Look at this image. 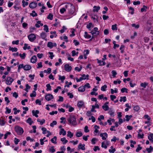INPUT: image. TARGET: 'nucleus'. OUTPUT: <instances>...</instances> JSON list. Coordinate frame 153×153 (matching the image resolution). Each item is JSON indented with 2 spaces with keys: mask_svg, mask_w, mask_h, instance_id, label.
I'll return each instance as SVG.
<instances>
[{
  "mask_svg": "<svg viewBox=\"0 0 153 153\" xmlns=\"http://www.w3.org/2000/svg\"><path fill=\"white\" fill-rule=\"evenodd\" d=\"M69 124L74 126L77 125L75 117L73 115H70L68 119Z\"/></svg>",
  "mask_w": 153,
  "mask_h": 153,
  "instance_id": "f257e3e1",
  "label": "nucleus"
},
{
  "mask_svg": "<svg viewBox=\"0 0 153 153\" xmlns=\"http://www.w3.org/2000/svg\"><path fill=\"white\" fill-rule=\"evenodd\" d=\"M70 5H66L65 6L66 8H68V12L69 13L73 14L75 12V9L74 6L71 4H70Z\"/></svg>",
  "mask_w": 153,
  "mask_h": 153,
  "instance_id": "f03ea898",
  "label": "nucleus"
},
{
  "mask_svg": "<svg viewBox=\"0 0 153 153\" xmlns=\"http://www.w3.org/2000/svg\"><path fill=\"white\" fill-rule=\"evenodd\" d=\"M15 130L17 134L19 135H20L22 134L24 132L23 129L22 128L18 126H16L15 127Z\"/></svg>",
  "mask_w": 153,
  "mask_h": 153,
  "instance_id": "7ed1b4c3",
  "label": "nucleus"
},
{
  "mask_svg": "<svg viewBox=\"0 0 153 153\" xmlns=\"http://www.w3.org/2000/svg\"><path fill=\"white\" fill-rule=\"evenodd\" d=\"M13 80V79L11 77H7L6 81V83L8 85H10Z\"/></svg>",
  "mask_w": 153,
  "mask_h": 153,
  "instance_id": "20e7f679",
  "label": "nucleus"
},
{
  "mask_svg": "<svg viewBox=\"0 0 153 153\" xmlns=\"http://www.w3.org/2000/svg\"><path fill=\"white\" fill-rule=\"evenodd\" d=\"M28 38L30 41L33 42L36 39V37L34 34H31L28 36Z\"/></svg>",
  "mask_w": 153,
  "mask_h": 153,
  "instance_id": "39448f33",
  "label": "nucleus"
},
{
  "mask_svg": "<svg viewBox=\"0 0 153 153\" xmlns=\"http://www.w3.org/2000/svg\"><path fill=\"white\" fill-rule=\"evenodd\" d=\"M53 98V96L51 94H48L45 96V99L48 101H50Z\"/></svg>",
  "mask_w": 153,
  "mask_h": 153,
  "instance_id": "423d86ee",
  "label": "nucleus"
},
{
  "mask_svg": "<svg viewBox=\"0 0 153 153\" xmlns=\"http://www.w3.org/2000/svg\"><path fill=\"white\" fill-rule=\"evenodd\" d=\"M64 67L65 71L67 72L70 71L72 69L71 67L68 64H65V65Z\"/></svg>",
  "mask_w": 153,
  "mask_h": 153,
  "instance_id": "0eeeda50",
  "label": "nucleus"
},
{
  "mask_svg": "<svg viewBox=\"0 0 153 153\" xmlns=\"http://www.w3.org/2000/svg\"><path fill=\"white\" fill-rule=\"evenodd\" d=\"M37 6V4L35 2H33L30 3L29 4L30 8L33 9L36 7Z\"/></svg>",
  "mask_w": 153,
  "mask_h": 153,
  "instance_id": "6e6552de",
  "label": "nucleus"
},
{
  "mask_svg": "<svg viewBox=\"0 0 153 153\" xmlns=\"http://www.w3.org/2000/svg\"><path fill=\"white\" fill-rule=\"evenodd\" d=\"M90 33L93 35L92 38H94V37L97 36L99 34V31L94 32V31H92L91 32H90ZM92 39V38L90 39V40H91Z\"/></svg>",
  "mask_w": 153,
  "mask_h": 153,
  "instance_id": "1a4fd4ad",
  "label": "nucleus"
},
{
  "mask_svg": "<svg viewBox=\"0 0 153 153\" xmlns=\"http://www.w3.org/2000/svg\"><path fill=\"white\" fill-rule=\"evenodd\" d=\"M101 137H102V140H105L106 139V137H108V134L106 132L101 133L100 134V135Z\"/></svg>",
  "mask_w": 153,
  "mask_h": 153,
  "instance_id": "9d476101",
  "label": "nucleus"
},
{
  "mask_svg": "<svg viewBox=\"0 0 153 153\" xmlns=\"http://www.w3.org/2000/svg\"><path fill=\"white\" fill-rule=\"evenodd\" d=\"M77 106L79 108H81L84 106V102L82 101H80L78 102Z\"/></svg>",
  "mask_w": 153,
  "mask_h": 153,
  "instance_id": "9b49d317",
  "label": "nucleus"
},
{
  "mask_svg": "<svg viewBox=\"0 0 153 153\" xmlns=\"http://www.w3.org/2000/svg\"><path fill=\"white\" fill-rule=\"evenodd\" d=\"M37 58L36 56H32L30 59V62L32 63H35L37 61Z\"/></svg>",
  "mask_w": 153,
  "mask_h": 153,
  "instance_id": "f8f14e48",
  "label": "nucleus"
},
{
  "mask_svg": "<svg viewBox=\"0 0 153 153\" xmlns=\"http://www.w3.org/2000/svg\"><path fill=\"white\" fill-rule=\"evenodd\" d=\"M31 68V66L29 65H26L24 66V69L25 71H28Z\"/></svg>",
  "mask_w": 153,
  "mask_h": 153,
  "instance_id": "ddd939ff",
  "label": "nucleus"
},
{
  "mask_svg": "<svg viewBox=\"0 0 153 153\" xmlns=\"http://www.w3.org/2000/svg\"><path fill=\"white\" fill-rule=\"evenodd\" d=\"M85 146V145L84 144H83V145L81 143H80L79 145L78 146V148L79 149H80L82 150H84L85 149V147H84Z\"/></svg>",
  "mask_w": 153,
  "mask_h": 153,
  "instance_id": "4468645a",
  "label": "nucleus"
},
{
  "mask_svg": "<svg viewBox=\"0 0 153 153\" xmlns=\"http://www.w3.org/2000/svg\"><path fill=\"white\" fill-rule=\"evenodd\" d=\"M62 134L63 136L65 135L66 134V131L63 128H61L60 130V131L59 132V134L61 135Z\"/></svg>",
  "mask_w": 153,
  "mask_h": 153,
  "instance_id": "2eb2a0df",
  "label": "nucleus"
},
{
  "mask_svg": "<svg viewBox=\"0 0 153 153\" xmlns=\"http://www.w3.org/2000/svg\"><path fill=\"white\" fill-rule=\"evenodd\" d=\"M79 91L83 92L85 90V88L84 86H80L79 87L78 89Z\"/></svg>",
  "mask_w": 153,
  "mask_h": 153,
  "instance_id": "dca6fc26",
  "label": "nucleus"
},
{
  "mask_svg": "<svg viewBox=\"0 0 153 153\" xmlns=\"http://www.w3.org/2000/svg\"><path fill=\"white\" fill-rule=\"evenodd\" d=\"M40 36H41V38L42 39H45L46 40H47V39H45L46 37V34L44 32L42 33H41Z\"/></svg>",
  "mask_w": 153,
  "mask_h": 153,
  "instance_id": "f3484780",
  "label": "nucleus"
},
{
  "mask_svg": "<svg viewBox=\"0 0 153 153\" xmlns=\"http://www.w3.org/2000/svg\"><path fill=\"white\" fill-rule=\"evenodd\" d=\"M100 9V7L99 6H94L93 11L98 12V10Z\"/></svg>",
  "mask_w": 153,
  "mask_h": 153,
  "instance_id": "a211bd4d",
  "label": "nucleus"
},
{
  "mask_svg": "<svg viewBox=\"0 0 153 153\" xmlns=\"http://www.w3.org/2000/svg\"><path fill=\"white\" fill-rule=\"evenodd\" d=\"M47 46L50 48H52L53 46H54L53 43L51 42H48L47 44Z\"/></svg>",
  "mask_w": 153,
  "mask_h": 153,
  "instance_id": "6ab92c4d",
  "label": "nucleus"
},
{
  "mask_svg": "<svg viewBox=\"0 0 153 153\" xmlns=\"http://www.w3.org/2000/svg\"><path fill=\"white\" fill-rule=\"evenodd\" d=\"M57 140V137L56 136L54 137L53 138H52L51 140V141L53 143L56 144V141Z\"/></svg>",
  "mask_w": 153,
  "mask_h": 153,
  "instance_id": "aec40b11",
  "label": "nucleus"
},
{
  "mask_svg": "<svg viewBox=\"0 0 153 153\" xmlns=\"http://www.w3.org/2000/svg\"><path fill=\"white\" fill-rule=\"evenodd\" d=\"M149 140L152 142H153V134H150L148 137Z\"/></svg>",
  "mask_w": 153,
  "mask_h": 153,
  "instance_id": "412c9836",
  "label": "nucleus"
},
{
  "mask_svg": "<svg viewBox=\"0 0 153 153\" xmlns=\"http://www.w3.org/2000/svg\"><path fill=\"white\" fill-rule=\"evenodd\" d=\"M68 134L67 136L68 137H69L70 138L73 137L74 134L72 133L71 131H68L67 132Z\"/></svg>",
  "mask_w": 153,
  "mask_h": 153,
  "instance_id": "4be33fe9",
  "label": "nucleus"
},
{
  "mask_svg": "<svg viewBox=\"0 0 153 153\" xmlns=\"http://www.w3.org/2000/svg\"><path fill=\"white\" fill-rule=\"evenodd\" d=\"M61 141L63 142V144H65L68 142V140H66L65 138V137L61 138Z\"/></svg>",
  "mask_w": 153,
  "mask_h": 153,
  "instance_id": "5701e85b",
  "label": "nucleus"
},
{
  "mask_svg": "<svg viewBox=\"0 0 153 153\" xmlns=\"http://www.w3.org/2000/svg\"><path fill=\"white\" fill-rule=\"evenodd\" d=\"M126 97H121L120 98V102H122L123 101V102H125L126 101Z\"/></svg>",
  "mask_w": 153,
  "mask_h": 153,
  "instance_id": "b1692460",
  "label": "nucleus"
},
{
  "mask_svg": "<svg viewBox=\"0 0 153 153\" xmlns=\"http://www.w3.org/2000/svg\"><path fill=\"white\" fill-rule=\"evenodd\" d=\"M102 108L105 111H107L109 109V108L108 106L107 105H102Z\"/></svg>",
  "mask_w": 153,
  "mask_h": 153,
  "instance_id": "393cba45",
  "label": "nucleus"
},
{
  "mask_svg": "<svg viewBox=\"0 0 153 153\" xmlns=\"http://www.w3.org/2000/svg\"><path fill=\"white\" fill-rule=\"evenodd\" d=\"M59 80H60L61 81H62V82H63V81L65 79V76H62L61 75H59Z\"/></svg>",
  "mask_w": 153,
  "mask_h": 153,
  "instance_id": "a878e982",
  "label": "nucleus"
},
{
  "mask_svg": "<svg viewBox=\"0 0 153 153\" xmlns=\"http://www.w3.org/2000/svg\"><path fill=\"white\" fill-rule=\"evenodd\" d=\"M84 37L86 38L89 39L91 37V36L88 34V33L85 32Z\"/></svg>",
  "mask_w": 153,
  "mask_h": 153,
  "instance_id": "bb28decb",
  "label": "nucleus"
},
{
  "mask_svg": "<svg viewBox=\"0 0 153 153\" xmlns=\"http://www.w3.org/2000/svg\"><path fill=\"white\" fill-rule=\"evenodd\" d=\"M153 147L150 146L149 148H146V150L149 152H152L153 150Z\"/></svg>",
  "mask_w": 153,
  "mask_h": 153,
  "instance_id": "cd10ccee",
  "label": "nucleus"
},
{
  "mask_svg": "<svg viewBox=\"0 0 153 153\" xmlns=\"http://www.w3.org/2000/svg\"><path fill=\"white\" fill-rule=\"evenodd\" d=\"M9 50L10 51H12V52H16L17 51L18 49L17 48H13L10 47L9 48Z\"/></svg>",
  "mask_w": 153,
  "mask_h": 153,
  "instance_id": "c85d7f7f",
  "label": "nucleus"
},
{
  "mask_svg": "<svg viewBox=\"0 0 153 153\" xmlns=\"http://www.w3.org/2000/svg\"><path fill=\"white\" fill-rule=\"evenodd\" d=\"M26 54L25 53H24L22 54L20 53L19 54V56L21 58L23 59H24L26 57Z\"/></svg>",
  "mask_w": 153,
  "mask_h": 153,
  "instance_id": "c756f323",
  "label": "nucleus"
},
{
  "mask_svg": "<svg viewBox=\"0 0 153 153\" xmlns=\"http://www.w3.org/2000/svg\"><path fill=\"white\" fill-rule=\"evenodd\" d=\"M26 122L29 123L30 125H31L33 121H32V119L31 118H29L27 120Z\"/></svg>",
  "mask_w": 153,
  "mask_h": 153,
  "instance_id": "7c9ffc66",
  "label": "nucleus"
},
{
  "mask_svg": "<svg viewBox=\"0 0 153 153\" xmlns=\"http://www.w3.org/2000/svg\"><path fill=\"white\" fill-rule=\"evenodd\" d=\"M98 63L100 64V65H105V62L102 61L100 60H98Z\"/></svg>",
  "mask_w": 153,
  "mask_h": 153,
  "instance_id": "2f4dec72",
  "label": "nucleus"
},
{
  "mask_svg": "<svg viewBox=\"0 0 153 153\" xmlns=\"http://www.w3.org/2000/svg\"><path fill=\"white\" fill-rule=\"evenodd\" d=\"M112 29L113 30H117V25L116 24H115L114 25H113L112 26Z\"/></svg>",
  "mask_w": 153,
  "mask_h": 153,
  "instance_id": "473e14b6",
  "label": "nucleus"
},
{
  "mask_svg": "<svg viewBox=\"0 0 153 153\" xmlns=\"http://www.w3.org/2000/svg\"><path fill=\"white\" fill-rule=\"evenodd\" d=\"M148 85V83L146 82L142 83L140 84V86L144 88H146Z\"/></svg>",
  "mask_w": 153,
  "mask_h": 153,
  "instance_id": "72a5a7b5",
  "label": "nucleus"
},
{
  "mask_svg": "<svg viewBox=\"0 0 153 153\" xmlns=\"http://www.w3.org/2000/svg\"><path fill=\"white\" fill-rule=\"evenodd\" d=\"M53 15L51 13H49V15L48 16L47 18L48 19L50 20H52L53 18Z\"/></svg>",
  "mask_w": 153,
  "mask_h": 153,
  "instance_id": "f704fd0d",
  "label": "nucleus"
},
{
  "mask_svg": "<svg viewBox=\"0 0 153 153\" xmlns=\"http://www.w3.org/2000/svg\"><path fill=\"white\" fill-rule=\"evenodd\" d=\"M44 30L46 32H49L48 27L47 25H44Z\"/></svg>",
  "mask_w": 153,
  "mask_h": 153,
  "instance_id": "c9c22d12",
  "label": "nucleus"
},
{
  "mask_svg": "<svg viewBox=\"0 0 153 153\" xmlns=\"http://www.w3.org/2000/svg\"><path fill=\"white\" fill-rule=\"evenodd\" d=\"M111 73L113 77H115L116 75L117 74V72L114 70H112L111 71Z\"/></svg>",
  "mask_w": 153,
  "mask_h": 153,
  "instance_id": "e433bc0d",
  "label": "nucleus"
},
{
  "mask_svg": "<svg viewBox=\"0 0 153 153\" xmlns=\"http://www.w3.org/2000/svg\"><path fill=\"white\" fill-rule=\"evenodd\" d=\"M30 15L32 16L33 17H34L36 16L37 15V14L35 12L34 10L32 11V13L30 14Z\"/></svg>",
  "mask_w": 153,
  "mask_h": 153,
  "instance_id": "4c0bfd02",
  "label": "nucleus"
},
{
  "mask_svg": "<svg viewBox=\"0 0 153 153\" xmlns=\"http://www.w3.org/2000/svg\"><path fill=\"white\" fill-rule=\"evenodd\" d=\"M49 151L51 153H53L55 151V150L54 149L53 146H52L51 148H50Z\"/></svg>",
  "mask_w": 153,
  "mask_h": 153,
  "instance_id": "58836bf2",
  "label": "nucleus"
},
{
  "mask_svg": "<svg viewBox=\"0 0 153 153\" xmlns=\"http://www.w3.org/2000/svg\"><path fill=\"white\" fill-rule=\"evenodd\" d=\"M36 95V93L35 91H33L32 93L30 94V97H35Z\"/></svg>",
  "mask_w": 153,
  "mask_h": 153,
  "instance_id": "ea45409f",
  "label": "nucleus"
},
{
  "mask_svg": "<svg viewBox=\"0 0 153 153\" xmlns=\"http://www.w3.org/2000/svg\"><path fill=\"white\" fill-rule=\"evenodd\" d=\"M107 88V85H105L101 87V90L103 91H106V89Z\"/></svg>",
  "mask_w": 153,
  "mask_h": 153,
  "instance_id": "a19ab883",
  "label": "nucleus"
},
{
  "mask_svg": "<svg viewBox=\"0 0 153 153\" xmlns=\"http://www.w3.org/2000/svg\"><path fill=\"white\" fill-rule=\"evenodd\" d=\"M147 7L145 5H143V7L140 10L141 12H143L144 11H146V9Z\"/></svg>",
  "mask_w": 153,
  "mask_h": 153,
  "instance_id": "79ce46f5",
  "label": "nucleus"
},
{
  "mask_svg": "<svg viewBox=\"0 0 153 153\" xmlns=\"http://www.w3.org/2000/svg\"><path fill=\"white\" fill-rule=\"evenodd\" d=\"M46 86L47 88L46 89L47 91H48V90H51V86L49 84H47L46 85Z\"/></svg>",
  "mask_w": 153,
  "mask_h": 153,
  "instance_id": "37998d69",
  "label": "nucleus"
},
{
  "mask_svg": "<svg viewBox=\"0 0 153 153\" xmlns=\"http://www.w3.org/2000/svg\"><path fill=\"white\" fill-rule=\"evenodd\" d=\"M108 113L111 117H114V112L113 110H110L108 111Z\"/></svg>",
  "mask_w": 153,
  "mask_h": 153,
  "instance_id": "c03bdc74",
  "label": "nucleus"
},
{
  "mask_svg": "<svg viewBox=\"0 0 153 153\" xmlns=\"http://www.w3.org/2000/svg\"><path fill=\"white\" fill-rule=\"evenodd\" d=\"M97 141V139L95 137L93 138L91 140V141L93 144H95L96 143L95 142Z\"/></svg>",
  "mask_w": 153,
  "mask_h": 153,
  "instance_id": "a18cd8bd",
  "label": "nucleus"
},
{
  "mask_svg": "<svg viewBox=\"0 0 153 153\" xmlns=\"http://www.w3.org/2000/svg\"><path fill=\"white\" fill-rule=\"evenodd\" d=\"M111 94H114V93H117V89L116 88H115V90H114L113 89H111Z\"/></svg>",
  "mask_w": 153,
  "mask_h": 153,
  "instance_id": "49530a36",
  "label": "nucleus"
},
{
  "mask_svg": "<svg viewBox=\"0 0 153 153\" xmlns=\"http://www.w3.org/2000/svg\"><path fill=\"white\" fill-rule=\"evenodd\" d=\"M22 3H23L22 6L23 7H25V6L27 5L28 4V2L27 1H25V0H23Z\"/></svg>",
  "mask_w": 153,
  "mask_h": 153,
  "instance_id": "de8ad7c7",
  "label": "nucleus"
},
{
  "mask_svg": "<svg viewBox=\"0 0 153 153\" xmlns=\"http://www.w3.org/2000/svg\"><path fill=\"white\" fill-rule=\"evenodd\" d=\"M86 79V78H82L80 77L79 79L76 78V80L77 82H79L81 81L82 80H85Z\"/></svg>",
  "mask_w": 153,
  "mask_h": 153,
  "instance_id": "09e8293b",
  "label": "nucleus"
},
{
  "mask_svg": "<svg viewBox=\"0 0 153 153\" xmlns=\"http://www.w3.org/2000/svg\"><path fill=\"white\" fill-rule=\"evenodd\" d=\"M24 65L23 64H21L19 65L18 66V71L19 72L20 71V70L21 68H24Z\"/></svg>",
  "mask_w": 153,
  "mask_h": 153,
  "instance_id": "8fccbe9b",
  "label": "nucleus"
},
{
  "mask_svg": "<svg viewBox=\"0 0 153 153\" xmlns=\"http://www.w3.org/2000/svg\"><path fill=\"white\" fill-rule=\"evenodd\" d=\"M91 27H93L94 26L93 25L92 23L91 22L89 23L86 26L87 28L88 29L90 28Z\"/></svg>",
  "mask_w": 153,
  "mask_h": 153,
  "instance_id": "3c124183",
  "label": "nucleus"
},
{
  "mask_svg": "<svg viewBox=\"0 0 153 153\" xmlns=\"http://www.w3.org/2000/svg\"><path fill=\"white\" fill-rule=\"evenodd\" d=\"M121 92L122 93H124L125 92H126V93H128L127 91V89L125 88H122L121 89Z\"/></svg>",
  "mask_w": 153,
  "mask_h": 153,
  "instance_id": "603ef678",
  "label": "nucleus"
},
{
  "mask_svg": "<svg viewBox=\"0 0 153 153\" xmlns=\"http://www.w3.org/2000/svg\"><path fill=\"white\" fill-rule=\"evenodd\" d=\"M57 124V122L56 121H53L52 123L50 124V126L51 127H53L54 125H56Z\"/></svg>",
  "mask_w": 153,
  "mask_h": 153,
  "instance_id": "864d4df0",
  "label": "nucleus"
},
{
  "mask_svg": "<svg viewBox=\"0 0 153 153\" xmlns=\"http://www.w3.org/2000/svg\"><path fill=\"white\" fill-rule=\"evenodd\" d=\"M140 144H139L138 145V147L136 150V152H139L140 150H141L142 149V147H140Z\"/></svg>",
  "mask_w": 153,
  "mask_h": 153,
  "instance_id": "5fc2aeb1",
  "label": "nucleus"
},
{
  "mask_svg": "<svg viewBox=\"0 0 153 153\" xmlns=\"http://www.w3.org/2000/svg\"><path fill=\"white\" fill-rule=\"evenodd\" d=\"M82 135V134L81 132H78L76 133V136L77 137H79Z\"/></svg>",
  "mask_w": 153,
  "mask_h": 153,
  "instance_id": "6e6d98bb",
  "label": "nucleus"
},
{
  "mask_svg": "<svg viewBox=\"0 0 153 153\" xmlns=\"http://www.w3.org/2000/svg\"><path fill=\"white\" fill-rule=\"evenodd\" d=\"M140 109V107L138 106H136L134 107V110L136 111H138Z\"/></svg>",
  "mask_w": 153,
  "mask_h": 153,
  "instance_id": "4d7b16f0",
  "label": "nucleus"
},
{
  "mask_svg": "<svg viewBox=\"0 0 153 153\" xmlns=\"http://www.w3.org/2000/svg\"><path fill=\"white\" fill-rule=\"evenodd\" d=\"M48 53L50 55L49 57H50L51 59H52L53 57L54 56V55L53 54V53L52 52H49Z\"/></svg>",
  "mask_w": 153,
  "mask_h": 153,
  "instance_id": "13d9d810",
  "label": "nucleus"
},
{
  "mask_svg": "<svg viewBox=\"0 0 153 153\" xmlns=\"http://www.w3.org/2000/svg\"><path fill=\"white\" fill-rule=\"evenodd\" d=\"M30 86L28 84H27L26 85V88L24 90L27 92H28V90L27 89H30Z\"/></svg>",
  "mask_w": 153,
  "mask_h": 153,
  "instance_id": "bf43d9fd",
  "label": "nucleus"
},
{
  "mask_svg": "<svg viewBox=\"0 0 153 153\" xmlns=\"http://www.w3.org/2000/svg\"><path fill=\"white\" fill-rule=\"evenodd\" d=\"M101 146L102 148H104L105 149L107 148V146L105 144L104 142H102V143Z\"/></svg>",
  "mask_w": 153,
  "mask_h": 153,
  "instance_id": "052dcab7",
  "label": "nucleus"
},
{
  "mask_svg": "<svg viewBox=\"0 0 153 153\" xmlns=\"http://www.w3.org/2000/svg\"><path fill=\"white\" fill-rule=\"evenodd\" d=\"M19 40H17L16 41H13L12 42V44L13 45L16 44L18 45L19 44Z\"/></svg>",
  "mask_w": 153,
  "mask_h": 153,
  "instance_id": "680f3d73",
  "label": "nucleus"
},
{
  "mask_svg": "<svg viewBox=\"0 0 153 153\" xmlns=\"http://www.w3.org/2000/svg\"><path fill=\"white\" fill-rule=\"evenodd\" d=\"M104 33L105 35H107L109 33V31L107 29H105L104 31Z\"/></svg>",
  "mask_w": 153,
  "mask_h": 153,
  "instance_id": "e2e57ef3",
  "label": "nucleus"
},
{
  "mask_svg": "<svg viewBox=\"0 0 153 153\" xmlns=\"http://www.w3.org/2000/svg\"><path fill=\"white\" fill-rule=\"evenodd\" d=\"M20 140L19 139H17L16 138H14V142L16 144H17L18 142H19Z\"/></svg>",
  "mask_w": 153,
  "mask_h": 153,
  "instance_id": "0e129e2a",
  "label": "nucleus"
},
{
  "mask_svg": "<svg viewBox=\"0 0 153 153\" xmlns=\"http://www.w3.org/2000/svg\"><path fill=\"white\" fill-rule=\"evenodd\" d=\"M38 66L37 67V68H41L42 67V62H40L39 63L37 64Z\"/></svg>",
  "mask_w": 153,
  "mask_h": 153,
  "instance_id": "69168bd1",
  "label": "nucleus"
},
{
  "mask_svg": "<svg viewBox=\"0 0 153 153\" xmlns=\"http://www.w3.org/2000/svg\"><path fill=\"white\" fill-rule=\"evenodd\" d=\"M116 96L114 95H110V98L112 101H113L114 99H116Z\"/></svg>",
  "mask_w": 153,
  "mask_h": 153,
  "instance_id": "338daca9",
  "label": "nucleus"
},
{
  "mask_svg": "<svg viewBox=\"0 0 153 153\" xmlns=\"http://www.w3.org/2000/svg\"><path fill=\"white\" fill-rule=\"evenodd\" d=\"M88 126H85L84 128V131L85 132H89V131L88 129Z\"/></svg>",
  "mask_w": 153,
  "mask_h": 153,
  "instance_id": "774afa93",
  "label": "nucleus"
}]
</instances>
